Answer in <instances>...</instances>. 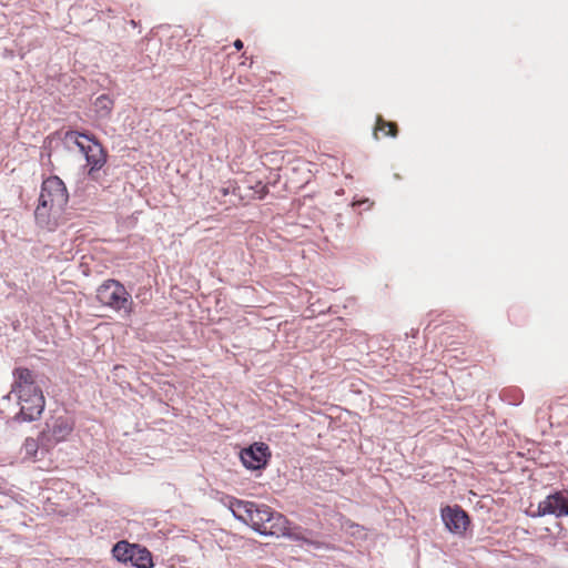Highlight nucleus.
I'll list each match as a JSON object with an SVG mask.
<instances>
[{
  "mask_svg": "<svg viewBox=\"0 0 568 568\" xmlns=\"http://www.w3.org/2000/svg\"><path fill=\"white\" fill-rule=\"evenodd\" d=\"M13 392H17L20 412L16 415L18 422H32L44 409V396L41 384L42 378L28 368L19 367L13 372Z\"/></svg>",
  "mask_w": 568,
  "mask_h": 568,
  "instance_id": "obj_1",
  "label": "nucleus"
},
{
  "mask_svg": "<svg viewBox=\"0 0 568 568\" xmlns=\"http://www.w3.org/2000/svg\"><path fill=\"white\" fill-rule=\"evenodd\" d=\"M68 200L69 194L61 179L58 176L45 179L41 186L39 204L34 211L38 224L51 229V213L61 212Z\"/></svg>",
  "mask_w": 568,
  "mask_h": 568,
  "instance_id": "obj_2",
  "label": "nucleus"
},
{
  "mask_svg": "<svg viewBox=\"0 0 568 568\" xmlns=\"http://www.w3.org/2000/svg\"><path fill=\"white\" fill-rule=\"evenodd\" d=\"M65 138L72 140L84 155L90 179L98 180L99 172L105 165L108 158L103 145L93 135L78 131L67 132Z\"/></svg>",
  "mask_w": 568,
  "mask_h": 568,
  "instance_id": "obj_3",
  "label": "nucleus"
},
{
  "mask_svg": "<svg viewBox=\"0 0 568 568\" xmlns=\"http://www.w3.org/2000/svg\"><path fill=\"white\" fill-rule=\"evenodd\" d=\"M246 525L260 535L281 537L285 531L286 517L274 511L270 506L254 503Z\"/></svg>",
  "mask_w": 568,
  "mask_h": 568,
  "instance_id": "obj_4",
  "label": "nucleus"
},
{
  "mask_svg": "<svg viewBox=\"0 0 568 568\" xmlns=\"http://www.w3.org/2000/svg\"><path fill=\"white\" fill-rule=\"evenodd\" d=\"M97 300L115 312L132 313L133 301L125 286L116 280H106L97 288Z\"/></svg>",
  "mask_w": 568,
  "mask_h": 568,
  "instance_id": "obj_5",
  "label": "nucleus"
},
{
  "mask_svg": "<svg viewBox=\"0 0 568 568\" xmlns=\"http://www.w3.org/2000/svg\"><path fill=\"white\" fill-rule=\"evenodd\" d=\"M113 557L121 562H130L135 568H152L153 560L151 552L140 545H131L126 541H119L112 548Z\"/></svg>",
  "mask_w": 568,
  "mask_h": 568,
  "instance_id": "obj_6",
  "label": "nucleus"
},
{
  "mask_svg": "<svg viewBox=\"0 0 568 568\" xmlns=\"http://www.w3.org/2000/svg\"><path fill=\"white\" fill-rule=\"evenodd\" d=\"M555 515L556 517L568 516V491L560 490L548 495L541 500L537 510L531 514L532 517Z\"/></svg>",
  "mask_w": 568,
  "mask_h": 568,
  "instance_id": "obj_7",
  "label": "nucleus"
},
{
  "mask_svg": "<svg viewBox=\"0 0 568 568\" xmlns=\"http://www.w3.org/2000/svg\"><path fill=\"white\" fill-rule=\"evenodd\" d=\"M270 457V447L264 443H254L240 453L242 464L245 468L251 470L264 468Z\"/></svg>",
  "mask_w": 568,
  "mask_h": 568,
  "instance_id": "obj_8",
  "label": "nucleus"
},
{
  "mask_svg": "<svg viewBox=\"0 0 568 568\" xmlns=\"http://www.w3.org/2000/svg\"><path fill=\"white\" fill-rule=\"evenodd\" d=\"M442 519L446 528L456 535H463L469 524L468 514L460 506H446L442 509Z\"/></svg>",
  "mask_w": 568,
  "mask_h": 568,
  "instance_id": "obj_9",
  "label": "nucleus"
},
{
  "mask_svg": "<svg viewBox=\"0 0 568 568\" xmlns=\"http://www.w3.org/2000/svg\"><path fill=\"white\" fill-rule=\"evenodd\" d=\"M47 430L42 432V445L50 446L64 440L72 432V424L65 417H57L52 423H47Z\"/></svg>",
  "mask_w": 568,
  "mask_h": 568,
  "instance_id": "obj_10",
  "label": "nucleus"
},
{
  "mask_svg": "<svg viewBox=\"0 0 568 568\" xmlns=\"http://www.w3.org/2000/svg\"><path fill=\"white\" fill-rule=\"evenodd\" d=\"M281 536L288 537L296 541H302L303 544L308 546L307 550L314 549L318 551H325L331 549L328 544L314 539L313 532L304 530L301 527H291L287 519L285 525V531L281 534Z\"/></svg>",
  "mask_w": 568,
  "mask_h": 568,
  "instance_id": "obj_11",
  "label": "nucleus"
},
{
  "mask_svg": "<svg viewBox=\"0 0 568 568\" xmlns=\"http://www.w3.org/2000/svg\"><path fill=\"white\" fill-rule=\"evenodd\" d=\"M252 507H254V501L241 500L236 498H231L229 500V508L233 516L244 524H247L250 520V513Z\"/></svg>",
  "mask_w": 568,
  "mask_h": 568,
  "instance_id": "obj_12",
  "label": "nucleus"
},
{
  "mask_svg": "<svg viewBox=\"0 0 568 568\" xmlns=\"http://www.w3.org/2000/svg\"><path fill=\"white\" fill-rule=\"evenodd\" d=\"M113 105V100L106 94L98 97L93 103L94 112L101 119L108 118L111 114Z\"/></svg>",
  "mask_w": 568,
  "mask_h": 568,
  "instance_id": "obj_13",
  "label": "nucleus"
},
{
  "mask_svg": "<svg viewBox=\"0 0 568 568\" xmlns=\"http://www.w3.org/2000/svg\"><path fill=\"white\" fill-rule=\"evenodd\" d=\"M379 132H382L384 136L395 138L398 133L397 124L395 122L386 121L381 115H378L374 128L375 139H379Z\"/></svg>",
  "mask_w": 568,
  "mask_h": 568,
  "instance_id": "obj_14",
  "label": "nucleus"
},
{
  "mask_svg": "<svg viewBox=\"0 0 568 568\" xmlns=\"http://www.w3.org/2000/svg\"><path fill=\"white\" fill-rule=\"evenodd\" d=\"M39 444L34 438H27L23 444V450L26 457L36 458L38 453Z\"/></svg>",
  "mask_w": 568,
  "mask_h": 568,
  "instance_id": "obj_15",
  "label": "nucleus"
},
{
  "mask_svg": "<svg viewBox=\"0 0 568 568\" xmlns=\"http://www.w3.org/2000/svg\"><path fill=\"white\" fill-rule=\"evenodd\" d=\"M251 189H253L254 194L257 199L262 200L266 196L268 193V186L267 184L262 183L261 181H257L255 185H252Z\"/></svg>",
  "mask_w": 568,
  "mask_h": 568,
  "instance_id": "obj_16",
  "label": "nucleus"
},
{
  "mask_svg": "<svg viewBox=\"0 0 568 568\" xmlns=\"http://www.w3.org/2000/svg\"><path fill=\"white\" fill-rule=\"evenodd\" d=\"M233 44H234L236 50H242L243 49V42L240 39L235 40Z\"/></svg>",
  "mask_w": 568,
  "mask_h": 568,
  "instance_id": "obj_17",
  "label": "nucleus"
},
{
  "mask_svg": "<svg viewBox=\"0 0 568 568\" xmlns=\"http://www.w3.org/2000/svg\"><path fill=\"white\" fill-rule=\"evenodd\" d=\"M222 193H223V195H227L229 194V189H222Z\"/></svg>",
  "mask_w": 568,
  "mask_h": 568,
  "instance_id": "obj_18",
  "label": "nucleus"
},
{
  "mask_svg": "<svg viewBox=\"0 0 568 568\" xmlns=\"http://www.w3.org/2000/svg\"><path fill=\"white\" fill-rule=\"evenodd\" d=\"M565 551L568 552V542L565 545Z\"/></svg>",
  "mask_w": 568,
  "mask_h": 568,
  "instance_id": "obj_19",
  "label": "nucleus"
}]
</instances>
